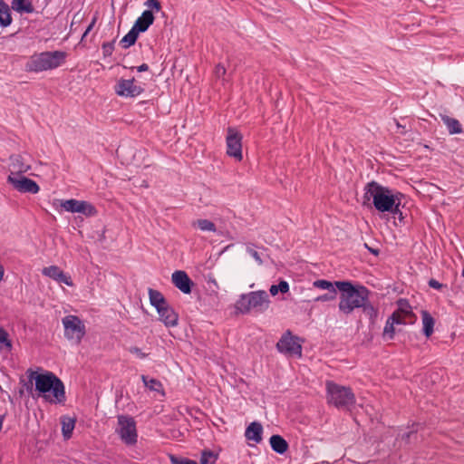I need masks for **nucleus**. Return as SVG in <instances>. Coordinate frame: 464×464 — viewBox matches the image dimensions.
I'll list each match as a JSON object with an SVG mask.
<instances>
[{
    "label": "nucleus",
    "mask_w": 464,
    "mask_h": 464,
    "mask_svg": "<svg viewBox=\"0 0 464 464\" xmlns=\"http://www.w3.org/2000/svg\"><path fill=\"white\" fill-rule=\"evenodd\" d=\"M411 434H412V432H408V433L406 434L407 439H409V438L411 437Z\"/></svg>",
    "instance_id": "603ef678"
},
{
    "label": "nucleus",
    "mask_w": 464,
    "mask_h": 464,
    "mask_svg": "<svg viewBox=\"0 0 464 464\" xmlns=\"http://www.w3.org/2000/svg\"><path fill=\"white\" fill-rule=\"evenodd\" d=\"M169 460L171 464H198L196 460L175 455H169Z\"/></svg>",
    "instance_id": "f704fd0d"
},
{
    "label": "nucleus",
    "mask_w": 464,
    "mask_h": 464,
    "mask_svg": "<svg viewBox=\"0 0 464 464\" xmlns=\"http://www.w3.org/2000/svg\"><path fill=\"white\" fill-rule=\"evenodd\" d=\"M145 5L159 12L161 9V5L159 0H147Z\"/></svg>",
    "instance_id": "a19ab883"
},
{
    "label": "nucleus",
    "mask_w": 464,
    "mask_h": 464,
    "mask_svg": "<svg viewBox=\"0 0 464 464\" xmlns=\"http://www.w3.org/2000/svg\"><path fill=\"white\" fill-rule=\"evenodd\" d=\"M30 385L27 390L32 391L33 383L35 382V391L38 396L43 397L47 402L50 403H64L66 401L65 387L60 378H58L52 372H44V373H37L30 371L29 374Z\"/></svg>",
    "instance_id": "f257e3e1"
},
{
    "label": "nucleus",
    "mask_w": 464,
    "mask_h": 464,
    "mask_svg": "<svg viewBox=\"0 0 464 464\" xmlns=\"http://www.w3.org/2000/svg\"><path fill=\"white\" fill-rule=\"evenodd\" d=\"M3 420H4V416H0V430H2V427H3Z\"/></svg>",
    "instance_id": "3c124183"
},
{
    "label": "nucleus",
    "mask_w": 464,
    "mask_h": 464,
    "mask_svg": "<svg viewBox=\"0 0 464 464\" xmlns=\"http://www.w3.org/2000/svg\"><path fill=\"white\" fill-rule=\"evenodd\" d=\"M242 135L233 128L227 129V135L226 138L227 142V154L229 157L235 158L237 161H241L242 155Z\"/></svg>",
    "instance_id": "9d476101"
},
{
    "label": "nucleus",
    "mask_w": 464,
    "mask_h": 464,
    "mask_svg": "<svg viewBox=\"0 0 464 464\" xmlns=\"http://www.w3.org/2000/svg\"><path fill=\"white\" fill-rule=\"evenodd\" d=\"M10 174L8 176H21L31 169V165L25 161L24 156L14 154L10 156Z\"/></svg>",
    "instance_id": "4468645a"
},
{
    "label": "nucleus",
    "mask_w": 464,
    "mask_h": 464,
    "mask_svg": "<svg viewBox=\"0 0 464 464\" xmlns=\"http://www.w3.org/2000/svg\"><path fill=\"white\" fill-rule=\"evenodd\" d=\"M269 442L272 450L278 454H284L288 450L287 441L280 435H272Z\"/></svg>",
    "instance_id": "4be33fe9"
},
{
    "label": "nucleus",
    "mask_w": 464,
    "mask_h": 464,
    "mask_svg": "<svg viewBox=\"0 0 464 464\" xmlns=\"http://www.w3.org/2000/svg\"><path fill=\"white\" fill-rule=\"evenodd\" d=\"M393 313H397L403 324L412 323L416 318L409 301L405 298H400L397 301V309Z\"/></svg>",
    "instance_id": "f3484780"
},
{
    "label": "nucleus",
    "mask_w": 464,
    "mask_h": 464,
    "mask_svg": "<svg viewBox=\"0 0 464 464\" xmlns=\"http://www.w3.org/2000/svg\"><path fill=\"white\" fill-rule=\"evenodd\" d=\"M74 427V419L70 417H63L62 419V433L65 440H69L72 437Z\"/></svg>",
    "instance_id": "cd10ccee"
},
{
    "label": "nucleus",
    "mask_w": 464,
    "mask_h": 464,
    "mask_svg": "<svg viewBox=\"0 0 464 464\" xmlns=\"http://www.w3.org/2000/svg\"><path fill=\"white\" fill-rule=\"evenodd\" d=\"M141 378L145 385L150 390L159 391V388L161 387V382L157 379L151 378L150 381H147V377L145 375H142Z\"/></svg>",
    "instance_id": "c9c22d12"
},
{
    "label": "nucleus",
    "mask_w": 464,
    "mask_h": 464,
    "mask_svg": "<svg viewBox=\"0 0 464 464\" xmlns=\"http://www.w3.org/2000/svg\"><path fill=\"white\" fill-rule=\"evenodd\" d=\"M269 303V296L264 290L242 294L235 304L236 314H246L252 308L263 313L268 308Z\"/></svg>",
    "instance_id": "39448f33"
},
{
    "label": "nucleus",
    "mask_w": 464,
    "mask_h": 464,
    "mask_svg": "<svg viewBox=\"0 0 464 464\" xmlns=\"http://www.w3.org/2000/svg\"><path fill=\"white\" fill-rule=\"evenodd\" d=\"M149 298L150 304L155 307L156 310L169 304L164 295L160 291L152 288H149Z\"/></svg>",
    "instance_id": "393cba45"
},
{
    "label": "nucleus",
    "mask_w": 464,
    "mask_h": 464,
    "mask_svg": "<svg viewBox=\"0 0 464 464\" xmlns=\"http://www.w3.org/2000/svg\"><path fill=\"white\" fill-rule=\"evenodd\" d=\"M360 308H362L363 314L368 316L370 323L374 324L377 316L378 311L374 306L368 301L363 302V305Z\"/></svg>",
    "instance_id": "c85d7f7f"
},
{
    "label": "nucleus",
    "mask_w": 464,
    "mask_h": 464,
    "mask_svg": "<svg viewBox=\"0 0 464 464\" xmlns=\"http://www.w3.org/2000/svg\"><path fill=\"white\" fill-rule=\"evenodd\" d=\"M64 327V336L80 343L86 334L83 322L77 315H66L62 320Z\"/></svg>",
    "instance_id": "6e6552de"
},
{
    "label": "nucleus",
    "mask_w": 464,
    "mask_h": 464,
    "mask_svg": "<svg viewBox=\"0 0 464 464\" xmlns=\"http://www.w3.org/2000/svg\"><path fill=\"white\" fill-rule=\"evenodd\" d=\"M12 23V17L8 5L4 1L0 0V24L3 27L10 25Z\"/></svg>",
    "instance_id": "a878e982"
},
{
    "label": "nucleus",
    "mask_w": 464,
    "mask_h": 464,
    "mask_svg": "<svg viewBox=\"0 0 464 464\" xmlns=\"http://www.w3.org/2000/svg\"><path fill=\"white\" fill-rule=\"evenodd\" d=\"M325 385L328 403L337 409H348L355 404V395L350 387L340 385L334 381H327Z\"/></svg>",
    "instance_id": "423d86ee"
},
{
    "label": "nucleus",
    "mask_w": 464,
    "mask_h": 464,
    "mask_svg": "<svg viewBox=\"0 0 464 464\" xmlns=\"http://www.w3.org/2000/svg\"><path fill=\"white\" fill-rule=\"evenodd\" d=\"M4 273H5V268H4V266L0 264V282H1V281H2V279H3Z\"/></svg>",
    "instance_id": "8fccbe9b"
},
{
    "label": "nucleus",
    "mask_w": 464,
    "mask_h": 464,
    "mask_svg": "<svg viewBox=\"0 0 464 464\" xmlns=\"http://www.w3.org/2000/svg\"><path fill=\"white\" fill-rule=\"evenodd\" d=\"M269 292L272 295H276L278 294V292H280V290L278 288V285H272L269 289Z\"/></svg>",
    "instance_id": "de8ad7c7"
},
{
    "label": "nucleus",
    "mask_w": 464,
    "mask_h": 464,
    "mask_svg": "<svg viewBox=\"0 0 464 464\" xmlns=\"http://www.w3.org/2000/svg\"><path fill=\"white\" fill-rule=\"evenodd\" d=\"M0 343H2L8 351L13 347L8 333L2 327H0Z\"/></svg>",
    "instance_id": "72a5a7b5"
},
{
    "label": "nucleus",
    "mask_w": 464,
    "mask_h": 464,
    "mask_svg": "<svg viewBox=\"0 0 464 464\" xmlns=\"http://www.w3.org/2000/svg\"><path fill=\"white\" fill-rule=\"evenodd\" d=\"M395 324H403L397 313H392L387 319L383 329L382 336L384 339L392 340L395 335Z\"/></svg>",
    "instance_id": "aec40b11"
},
{
    "label": "nucleus",
    "mask_w": 464,
    "mask_h": 464,
    "mask_svg": "<svg viewBox=\"0 0 464 464\" xmlns=\"http://www.w3.org/2000/svg\"><path fill=\"white\" fill-rule=\"evenodd\" d=\"M336 295H337L336 289H333L332 291H328L324 295L317 296L315 298V301H321V302L331 301V300H334L336 298Z\"/></svg>",
    "instance_id": "e433bc0d"
},
{
    "label": "nucleus",
    "mask_w": 464,
    "mask_h": 464,
    "mask_svg": "<svg viewBox=\"0 0 464 464\" xmlns=\"http://www.w3.org/2000/svg\"><path fill=\"white\" fill-rule=\"evenodd\" d=\"M428 285L430 287L437 290H440L443 287V285L441 283L433 278L429 280Z\"/></svg>",
    "instance_id": "37998d69"
},
{
    "label": "nucleus",
    "mask_w": 464,
    "mask_h": 464,
    "mask_svg": "<svg viewBox=\"0 0 464 464\" xmlns=\"http://www.w3.org/2000/svg\"><path fill=\"white\" fill-rule=\"evenodd\" d=\"M172 283L184 294H190L194 285L187 273L181 270L175 271L172 274Z\"/></svg>",
    "instance_id": "dca6fc26"
},
{
    "label": "nucleus",
    "mask_w": 464,
    "mask_h": 464,
    "mask_svg": "<svg viewBox=\"0 0 464 464\" xmlns=\"http://www.w3.org/2000/svg\"><path fill=\"white\" fill-rule=\"evenodd\" d=\"M299 341V337L293 335L290 330H286L277 342L276 349L282 353L301 357L302 344Z\"/></svg>",
    "instance_id": "1a4fd4ad"
},
{
    "label": "nucleus",
    "mask_w": 464,
    "mask_h": 464,
    "mask_svg": "<svg viewBox=\"0 0 464 464\" xmlns=\"http://www.w3.org/2000/svg\"><path fill=\"white\" fill-rule=\"evenodd\" d=\"M422 316V332L423 334L429 338L434 331L435 320L428 311L421 312Z\"/></svg>",
    "instance_id": "b1692460"
},
{
    "label": "nucleus",
    "mask_w": 464,
    "mask_h": 464,
    "mask_svg": "<svg viewBox=\"0 0 464 464\" xmlns=\"http://www.w3.org/2000/svg\"><path fill=\"white\" fill-rule=\"evenodd\" d=\"M138 35L139 33L134 28H131L129 33L121 40V46L126 49L133 45L137 41Z\"/></svg>",
    "instance_id": "7c9ffc66"
},
{
    "label": "nucleus",
    "mask_w": 464,
    "mask_h": 464,
    "mask_svg": "<svg viewBox=\"0 0 464 464\" xmlns=\"http://www.w3.org/2000/svg\"><path fill=\"white\" fill-rule=\"evenodd\" d=\"M218 454L210 450H203L201 451L199 462L200 464H216Z\"/></svg>",
    "instance_id": "c756f323"
},
{
    "label": "nucleus",
    "mask_w": 464,
    "mask_h": 464,
    "mask_svg": "<svg viewBox=\"0 0 464 464\" xmlns=\"http://www.w3.org/2000/svg\"><path fill=\"white\" fill-rule=\"evenodd\" d=\"M7 183L20 193L36 194L40 190L39 185L33 179L21 176H8Z\"/></svg>",
    "instance_id": "f8f14e48"
},
{
    "label": "nucleus",
    "mask_w": 464,
    "mask_h": 464,
    "mask_svg": "<svg viewBox=\"0 0 464 464\" xmlns=\"http://www.w3.org/2000/svg\"><path fill=\"white\" fill-rule=\"evenodd\" d=\"M226 72L227 70L224 65H222L221 63L216 65L214 73L217 78L223 77L226 74Z\"/></svg>",
    "instance_id": "79ce46f5"
},
{
    "label": "nucleus",
    "mask_w": 464,
    "mask_h": 464,
    "mask_svg": "<svg viewBox=\"0 0 464 464\" xmlns=\"http://www.w3.org/2000/svg\"><path fill=\"white\" fill-rule=\"evenodd\" d=\"M462 276H464V268L462 269Z\"/></svg>",
    "instance_id": "5fc2aeb1"
},
{
    "label": "nucleus",
    "mask_w": 464,
    "mask_h": 464,
    "mask_svg": "<svg viewBox=\"0 0 464 464\" xmlns=\"http://www.w3.org/2000/svg\"><path fill=\"white\" fill-rule=\"evenodd\" d=\"M374 255H378V250H371Z\"/></svg>",
    "instance_id": "864d4df0"
},
{
    "label": "nucleus",
    "mask_w": 464,
    "mask_h": 464,
    "mask_svg": "<svg viewBox=\"0 0 464 464\" xmlns=\"http://www.w3.org/2000/svg\"><path fill=\"white\" fill-rule=\"evenodd\" d=\"M42 274L45 276H48L58 283H63L68 286H72L73 285L71 276L65 274L63 270H61L57 266H50L48 267H44L42 270Z\"/></svg>",
    "instance_id": "2eb2a0df"
},
{
    "label": "nucleus",
    "mask_w": 464,
    "mask_h": 464,
    "mask_svg": "<svg viewBox=\"0 0 464 464\" xmlns=\"http://www.w3.org/2000/svg\"><path fill=\"white\" fill-rule=\"evenodd\" d=\"M128 351L136 355L139 359H145L148 357L149 353H143L139 347L137 346H130Z\"/></svg>",
    "instance_id": "4c0bfd02"
},
{
    "label": "nucleus",
    "mask_w": 464,
    "mask_h": 464,
    "mask_svg": "<svg viewBox=\"0 0 464 464\" xmlns=\"http://www.w3.org/2000/svg\"><path fill=\"white\" fill-rule=\"evenodd\" d=\"M149 70V66L147 63H142L140 64V66L137 67V71L141 72H146Z\"/></svg>",
    "instance_id": "09e8293b"
},
{
    "label": "nucleus",
    "mask_w": 464,
    "mask_h": 464,
    "mask_svg": "<svg viewBox=\"0 0 464 464\" xmlns=\"http://www.w3.org/2000/svg\"><path fill=\"white\" fill-rule=\"evenodd\" d=\"M278 288L282 294H285L289 291V285L286 281L282 280L278 284Z\"/></svg>",
    "instance_id": "c03bdc74"
},
{
    "label": "nucleus",
    "mask_w": 464,
    "mask_h": 464,
    "mask_svg": "<svg viewBox=\"0 0 464 464\" xmlns=\"http://www.w3.org/2000/svg\"><path fill=\"white\" fill-rule=\"evenodd\" d=\"M389 213L392 214L394 218H398L400 220V222L404 221V216L400 208H399V211H390Z\"/></svg>",
    "instance_id": "a18cd8bd"
},
{
    "label": "nucleus",
    "mask_w": 464,
    "mask_h": 464,
    "mask_svg": "<svg viewBox=\"0 0 464 464\" xmlns=\"http://www.w3.org/2000/svg\"><path fill=\"white\" fill-rule=\"evenodd\" d=\"M12 8L18 13L31 14L34 12V6L28 0H13Z\"/></svg>",
    "instance_id": "bb28decb"
},
{
    "label": "nucleus",
    "mask_w": 464,
    "mask_h": 464,
    "mask_svg": "<svg viewBox=\"0 0 464 464\" xmlns=\"http://www.w3.org/2000/svg\"><path fill=\"white\" fill-rule=\"evenodd\" d=\"M119 428L116 430L121 440L126 445H134L137 443L138 433L136 428V421L133 417L129 415L118 416Z\"/></svg>",
    "instance_id": "0eeeda50"
},
{
    "label": "nucleus",
    "mask_w": 464,
    "mask_h": 464,
    "mask_svg": "<svg viewBox=\"0 0 464 464\" xmlns=\"http://www.w3.org/2000/svg\"><path fill=\"white\" fill-rule=\"evenodd\" d=\"M62 208L72 213H82L86 217H92L97 214V210L93 205L87 201L77 199H67L62 202Z\"/></svg>",
    "instance_id": "ddd939ff"
},
{
    "label": "nucleus",
    "mask_w": 464,
    "mask_h": 464,
    "mask_svg": "<svg viewBox=\"0 0 464 464\" xmlns=\"http://www.w3.org/2000/svg\"><path fill=\"white\" fill-rule=\"evenodd\" d=\"M334 285L340 291L339 310L345 314H351L355 308L368 301L370 291L361 285H353L350 281H335Z\"/></svg>",
    "instance_id": "7ed1b4c3"
},
{
    "label": "nucleus",
    "mask_w": 464,
    "mask_h": 464,
    "mask_svg": "<svg viewBox=\"0 0 464 464\" xmlns=\"http://www.w3.org/2000/svg\"><path fill=\"white\" fill-rule=\"evenodd\" d=\"M157 312L160 315V321L165 324V326L173 327L178 324L179 314L175 312L169 304L158 308Z\"/></svg>",
    "instance_id": "a211bd4d"
},
{
    "label": "nucleus",
    "mask_w": 464,
    "mask_h": 464,
    "mask_svg": "<svg viewBox=\"0 0 464 464\" xmlns=\"http://www.w3.org/2000/svg\"><path fill=\"white\" fill-rule=\"evenodd\" d=\"M67 54L63 51H46L30 56L24 65L28 72H41L53 70L64 63Z\"/></svg>",
    "instance_id": "20e7f679"
},
{
    "label": "nucleus",
    "mask_w": 464,
    "mask_h": 464,
    "mask_svg": "<svg viewBox=\"0 0 464 464\" xmlns=\"http://www.w3.org/2000/svg\"><path fill=\"white\" fill-rule=\"evenodd\" d=\"M95 22H96V19L94 18L92 23L89 24V26L86 28L83 35H82V38H84L92 29V27L94 26L95 24Z\"/></svg>",
    "instance_id": "49530a36"
},
{
    "label": "nucleus",
    "mask_w": 464,
    "mask_h": 464,
    "mask_svg": "<svg viewBox=\"0 0 464 464\" xmlns=\"http://www.w3.org/2000/svg\"><path fill=\"white\" fill-rule=\"evenodd\" d=\"M193 227H197L201 231L216 232V225L208 219H198L193 222Z\"/></svg>",
    "instance_id": "2f4dec72"
},
{
    "label": "nucleus",
    "mask_w": 464,
    "mask_h": 464,
    "mask_svg": "<svg viewBox=\"0 0 464 464\" xmlns=\"http://www.w3.org/2000/svg\"><path fill=\"white\" fill-rule=\"evenodd\" d=\"M114 91L117 95L125 98H135L140 95L144 89L135 83V79H120L114 86Z\"/></svg>",
    "instance_id": "9b49d317"
},
{
    "label": "nucleus",
    "mask_w": 464,
    "mask_h": 464,
    "mask_svg": "<svg viewBox=\"0 0 464 464\" xmlns=\"http://www.w3.org/2000/svg\"><path fill=\"white\" fill-rule=\"evenodd\" d=\"M441 121L446 125L450 134H459L463 131L460 122L448 115H440Z\"/></svg>",
    "instance_id": "5701e85b"
},
{
    "label": "nucleus",
    "mask_w": 464,
    "mask_h": 464,
    "mask_svg": "<svg viewBox=\"0 0 464 464\" xmlns=\"http://www.w3.org/2000/svg\"><path fill=\"white\" fill-rule=\"evenodd\" d=\"M313 285L316 288L325 289L328 291H332L333 289H337L334 283H332V282H330L328 280H324V279L315 280L313 283Z\"/></svg>",
    "instance_id": "473e14b6"
},
{
    "label": "nucleus",
    "mask_w": 464,
    "mask_h": 464,
    "mask_svg": "<svg viewBox=\"0 0 464 464\" xmlns=\"http://www.w3.org/2000/svg\"><path fill=\"white\" fill-rule=\"evenodd\" d=\"M246 252L256 261H261V256H259L257 250L256 249V247L254 246H246Z\"/></svg>",
    "instance_id": "58836bf2"
},
{
    "label": "nucleus",
    "mask_w": 464,
    "mask_h": 464,
    "mask_svg": "<svg viewBox=\"0 0 464 464\" xmlns=\"http://www.w3.org/2000/svg\"><path fill=\"white\" fill-rule=\"evenodd\" d=\"M403 194L384 187L376 181H371L364 188V201H372V205L379 212L399 211L401 206Z\"/></svg>",
    "instance_id": "f03ea898"
},
{
    "label": "nucleus",
    "mask_w": 464,
    "mask_h": 464,
    "mask_svg": "<svg viewBox=\"0 0 464 464\" xmlns=\"http://www.w3.org/2000/svg\"><path fill=\"white\" fill-rule=\"evenodd\" d=\"M154 15L150 10H145L140 17L136 20L132 28L138 33H143L153 24Z\"/></svg>",
    "instance_id": "6ab92c4d"
},
{
    "label": "nucleus",
    "mask_w": 464,
    "mask_h": 464,
    "mask_svg": "<svg viewBox=\"0 0 464 464\" xmlns=\"http://www.w3.org/2000/svg\"><path fill=\"white\" fill-rule=\"evenodd\" d=\"M104 56L111 55L114 46L113 43H104L102 46Z\"/></svg>",
    "instance_id": "ea45409f"
},
{
    "label": "nucleus",
    "mask_w": 464,
    "mask_h": 464,
    "mask_svg": "<svg viewBox=\"0 0 464 464\" xmlns=\"http://www.w3.org/2000/svg\"><path fill=\"white\" fill-rule=\"evenodd\" d=\"M263 427L260 422H251L245 431V437L248 440H253L256 443H259L262 440Z\"/></svg>",
    "instance_id": "412c9836"
}]
</instances>
